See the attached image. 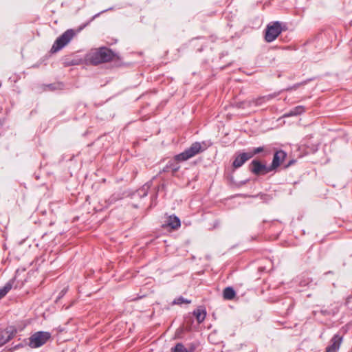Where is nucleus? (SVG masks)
Instances as JSON below:
<instances>
[{
    "label": "nucleus",
    "instance_id": "obj_1",
    "mask_svg": "<svg viewBox=\"0 0 352 352\" xmlns=\"http://www.w3.org/2000/svg\"><path fill=\"white\" fill-rule=\"evenodd\" d=\"M115 54L111 50L102 47L91 50L86 55L85 60L91 65H97L112 60Z\"/></svg>",
    "mask_w": 352,
    "mask_h": 352
},
{
    "label": "nucleus",
    "instance_id": "obj_2",
    "mask_svg": "<svg viewBox=\"0 0 352 352\" xmlns=\"http://www.w3.org/2000/svg\"><path fill=\"white\" fill-rule=\"evenodd\" d=\"M207 146L204 142L200 143L195 142L184 152L175 155V159L177 161H186L195 156L196 155L203 152L206 149Z\"/></svg>",
    "mask_w": 352,
    "mask_h": 352
},
{
    "label": "nucleus",
    "instance_id": "obj_3",
    "mask_svg": "<svg viewBox=\"0 0 352 352\" xmlns=\"http://www.w3.org/2000/svg\"><path fill=\"white\" fill-rule=\"evenodd\" d=\"M75 34L76 33L72 29L65 31L56 38L51 48V52L55 53L60 50L70 42V41L74 37Z\"/></svg>",
    "mask_w": 352,
    "mask_h": 352
},
{
    "label": "nucleus",
    "instance_id": "obj_4",
    "mask_svg": "<svg viewBox=\"0 0 352 352\" xmlns=\"http://www.w3.org/2000/svg\"><path fill=\"white\" fill-rule=\"evenodd\" d=\"M51 338V334L46 331H38L29 338V346L31 348H38L45 344Z\"/></svg>",
    "mask_w": 352,
    "mask_h": 352
},
{
    "label": "nucleus",
    "instance_id": "obj_5",
    "mask_svg": "<svg viewBox=\"0 0 352 352\" xmlns=\"http://www.w3.org/2000/svg\"><path fill=\"white\" fill-rule=\"evenodd\" d=\"M283 28L279 21H274L267 25L265 30V39L267 42L274 41L282 32Z\"/></svg>",
    "mask_w": 352,
    "mask_h": 352
},
{
    "label": "nucleus",
    "instance_id": "obj_6",
    "mask_svg": "<svg viewBox=\"0 0 352 352\" xmlns=\"http://www.w3.org/2000/svg\"><path fill=\"white\" fill-rule=\"evenodd\" d=\"M250 170L256 175H265L271 171L270 167H267L258 160H253L249 166Z\"/></svg>",
    "mask_w": 352,
    "mask_h": 352
},
{
    "label": "nucleus",
    "instance_id": "obj_7",
    "mask_svg": "<svg viewBox=\"0 0 352 352\" xmlns=\"http://www.w3.org/2000/svg\"><path fill=\"white\" fill-rule=\"evenodd\" d=\"M252 157V155L246 153H236L232 162V166L234 168H239L242 166L248 160Z\"/></svg>",
    "mask_w": 352,
    "mask_h": 352
},
{
    "label": "nucleus",
    "instance_id": "obj_8",
    "mask_svg": "<svg viewBox=\"0 0 352 352\" xmlns=\"http://www.w3.org/2000/svg\"><path fill=\"white\" fill-rule=\"evenodd\" d=\"M286 156L287 153L284 151L280 150L276 151L274 155L272 163L271 166L270 167V170H272L278 167L280 165V164L284 161Z\"/></svg>",
    "mask_w": 352,
    "mask_h": 352
},
{
    "label": "nucleus",
    "instance_id": "obj_9",
    "mask_svg": "<svg viewBox=\"0 0 352 352\" xmlns=\"http://www.w3.org/2000/svg\"><path fill=\"white\" fill-rule=\"evenodd\" d=\"M16 330L4 329L0 331V347L6 344L15 336Z\"/></svg>",
    "mask_w": 352,
    "mask_h": 352
},
{
    "label": "nucleus",
    "instance_id": "obj_10",
    "mask_svg": "<svg viewBox=\"0 0 352 352\" xmlns=\"http://www.w3.org/2000/svg\"><path fill=\"white\" fill-rule=\"evenodd\" d=\"M331 342V345L326 348L325 352H336L340 348V344L342 342V338L338 335H335L332 338Z\"/></svg>",
    "mask_w": 352,
    "mask_h": 352
},
{
    "label": "nucleus",
    "instance_id": "obj_11",
    "mask_svg": "<svg viewBox=\"0 0 352 352\" xmlns=\"http://www.w3.org/2000/svg\"><path fill=\"white\" fill-rule=\"evenodd\" d=\"M305 111V109L303 106H297L294 109H291L289 111L284 114L283 117H291L296 116L302 114Z\"/></svg>",
    "mask_w": 352,
    "mask_h": 352
},
{
    "label": "nucleus",
    "instance_id": "obj_12",
    "mask_svg": "<svg viewBox=\"0 0 352 352\" xmlns=\"http://www.w3.org/2000/svg\"><path fill=\"white\" fill-rule=\"evenodd\" d=\"M167 226L172 229L176 230L181 226L180 220L176 216H170L168 219Z\"/></svg>",
    "mask_w": 352,
    "mask_h": 352
},
{
    "label": "nucleus",
    "instance_id": "obj_13",
    "mask_svg": "<svg viewBox=\"0 0 352 352\" xmlns=\"http://www.w3.org/2000/svg\"><path fill=\"white\" fill-rule=\"evenodd\" d=\"M273 98L272 95H267L265 96H262L260 98H258L256 99H254L250 102V104H254L255 106H260L263 103L269 101Z\"/></svg>",
    "mask_w": 352,
    "mask_h": 352
},
{
    "label": "nucleus",
    "instance_id": "obj_14",
    "mask_svg": "<svg viewBox=\"0 0 352 352\" xmlns=\"http://www.w3.org/2000/svg\"><path fill=\"white\" fill-rule=\"evenodd\" d=\"M193 314L195 316L199 324L201 323L206 318V311L203 309H197L193 311Z\"/></svg>",
    "mask_w": 352,
    "mask_h": 352
},
{
    "label": "nucleus",
    "instance_id": "obj_15",
    "mask_svg": "<svg viewBox=\"0 0 352 352\" xmlns=\"http://www.w3.org/2000/svg\"><path fill=\"white\" fill-rule=\"evenodd\" d=\"M235 296L236 292L231 287H227L223 291V296L225 300H232Z\"/></svg>",
    "mask_w": 352,
    "mask_h": 352
},
{
    "label": "nucleus",
    "instance_id": "obj_16",
    "mask_svg": "<svg viewBox=\"0 0 352 352\" xmlns=\"http://www.w3.org/2000/svg\"><path fill=\"white\" fill-rule=\"evenodd\" d=\"M13 281L8 282L3 287L0 288V299L4 297L12 288Z\"/></svg>",
    "mask_w": 352,
    "mask_h": 352
},
{
    "label": "nucleus",
    "instance_id": "obj_17",
    "mask_svg": "<svg viewBox=\"0 0 352 352\" xmlns=\"http://www.w3.org/2000/svg\"><path fill=\"white\" fill-rule=\"evenodd\" d=\"M171 352H188V351L182 343H177L174 348H172Z\"/></svg>",
    "mask_w": 352,
    "mask_h": 352
},
{
    "label": "nucleus",
    "instance_id": "obj_18",
    "mask_svg": "<svg viewBox=\"0 0 352 352\" xmlns=\"http://www.w3.org/2000/svg\"><path fill=\"white\" fill-rule=\"evenodd\" d=\"M173 303L175 305H182L183 303L189 304L190 303V300H188L184 298L183 297H179L178 298L175 299Z\"/></svg>",
    "mask_w": 352,
    "mask_h": 352
},
{
    "label": "nucleus",
    "instance_id": "obj_19",
    "mask_svg": "<svg viewBox=\"0 0 352 352\" xmlns=\"http://www.w3.org/2000/svg\"><path fill=\"white\" fill-rule=\"evenodd\" d=\"M263 151H264V148L262 146H260V147L254 148L252 151H249L248 153L250 155H252V157H253L255 155H256Z\"/></svg>",
    "mask_w": 352,
    "mask_h": 352
},
{
    "label": "nucleus",
    "instance_id": "obj_20",
    "mask_svg": "<svg viewBox=\"0 0 352 352\" xmlns=\"http://www.w3.org/2000/svg\"><path fill=\"white\" fill-rule=\"evenodd\" d=\"M67 288H65L64 289H63V290L60 292V293L59 298L63 297V296L65 294V293L67 292Z\"/></svg>",
    "mask_w": 352,
    "mask_h": 352
}]
</instances>
